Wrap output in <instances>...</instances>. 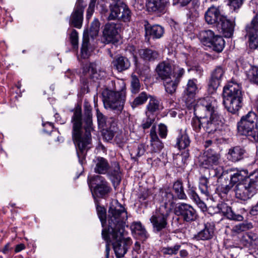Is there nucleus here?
Masks as SVG:
<instances>
[{"label":"nucleus","instance_id":"1","mask_svg":"<svg viewBox=\"0 0 258 258\" xmlns=\"http://www.w3.org/2000/svg\"><path fill=\"white\" fill-rule=\"evenodd\" d=\"M84 107L83 116L81 108L77 107L74 109L71 118L72 139L81 165L85 159L87 151L91 148V132L93 130L91 106L88 101H85Z\"/></svg>","mask_w":258,"mask_h":258},{"label":"nucleus","instance_id":"2","mask_svg":"<svg viewBox=\"0 0 258 258\" xmlns=\"http://www.w3.org/2000/svg\"><path fill=\"white\" fill-rule=\"evenodd\" d=\"M127 219V212L124 207L117 200L113 201L108 210V229H103L102 238L108 241L110 232L124 233Z\"/></svg>","mask_w":258,"mask_h":258},{"label":"nucleus","instance_id":"3","mask_svg":"<svg viewBox=\"0 0 258 258\" xmlns=\"http://www.w3.org/2000/svg\"><path fill=\"white\" fill-rule=\"evenodd\" d=\"M205 116H203V129L209 134L222 130L223 123L217 111L216 101L211 97L203 98Z\"/></svg>","mask_w":258,"mask_h":258},{"label":"nucleus","instance_id":"4","mask_svg":"<svg viewBox=\"0 0 258 258\" xmlns=\"http://www.w3.org/2000/svg\"><path fill=\"white\" fill-rule=\"evenodd\" d=\"M223 103L227 111L236 113L243 106V94L239 84L230 82L223 88Z\"/></svg>","mask_w":258,"mask_h":258},{"label":"nucleus","instance_id":"5","mask_svg":"<svg viewBox=\"0 0 258 258\" xmlns=\"http://www.w3.org/2000/svg\"><path fill=\"white\" fill-rule=\"evenodd\" d=\"M117 84L120 85V89H117L115 85L116 90L115 91L106 89L103 91L102 95L104 107L119 114L124 108L126 93L125 85L124 82L121 81L120 83H118Z\"/></svg>","mask_w":258,"mask_h":258},{"label":"nucleus","instance_id":"6","mask_svg":"<svg viewBox=\"0 0 258 258\" xmlns=\"http://www.w3.org/2000/svg\"><path fill=\"white\" fill-rule=\"evenodd\" d=\"M256 119V113L252 111L242 116L237 123L238 134L247 137L252 142H258V130L255 127Z\"/></svg>","mask_w":258,"mask_h":258},{"label":"nucleus","instance_id":"7","mask_svg":"<svg viewBox=\"0 0 258 258\" xmlns=\"http://www.w3.org/2000/svg\"><path fill=\"white\" fill-rule=\"evenodd\" d=\"M237 199L246 201L250 199L258 191V173H253L249 177L238 183L235 187Z\"/></svg>","mask_w":258,"mask_h":258},{"label":"nucleus","instance_id":"8","mask_svg":"<svg viewBox=\"0 0 258 258\" xmlns=\"http://www.w3.org/2000/svg\"><path fill=\"white\" fill-rule=\"evenodd\" d=\"M87 182L94 198H105L111 190L109 183L101 175L89 176Z\"/></svg>","mask_w":258,"mask_h":258},{"label":"nucleus","instance_id":"9","mask_svg":"<svg viewBox=\"0 0 258 258\" xmlns=\"http://www.w3.org/2000/svg\"><path fill=\"white\" fill-rule=\"evenodd\" d=\"M119 234V232L109 233V239L106 241L107 243L112 242L113 249L117 258L123 257L132 244L130 238H124V233Z\"/></svg>","mask_w":258,"mask_h":258},{"label":"nucleus","instance_id":"10","mask_svg":"<svg viewBox=\"0 0 258 258\" xmlns=\"http://www.w3.org/2000/svg\"><path fill=\"white\" fill-rule=\"evenodd\" d=\"M170 212L169 208L160 207L159 209L153 214L150 221L155 233L161 232L168 227V219Z\"/></svg>","mask_w":258,"mask_h":258},{"label":"nucleus","instance_id":"11","mask_svg":"<svg viewBox=\"0 0 258 258\" xmlns=\"http://www.w3.org/2000/svg\"><path fill=\"white\" fill-rule=\"evenodd\" d=\"M184 73V69L179 66H175L173 68V75L172 77L163 80L165 90L168 93L172 94L175 92Z\"/></svg>","mask_w":258,"mask_h":258},{"label":"nucleus","instance_id":"12","mask_svg":"<svg viewBox=\"0 0 258 258\" xmlns=\"http://www.w3.org/2000/svg\"><path fill=\"white\" fill-rule=\"evenodd\" d=\"M175 213L181 219L188 223L195 221L198 217L196 210L191 205L184 203L176 207Z\"/></svg>","mask_w":258,"mask_h":258},{"label":"nucleus","instance_id":"13","mask_svg":"<svg viewBox=\"0 0 258 258\" xmlns=\"http://www.w3.org/2000/svg\"><path fill=\"white\" fill-rule=\"evenodd\" d=\"M246 35L248 38V46L251 49L258 47V16L255 15L250 23L245 27Z\"/></svg>","mask_w":258,"mask_h":258},{"label":"nucleus","instance_id":"14","mask_svg":"<svg viewBox=\"0 0 258 258\" xmlns=\"http://www.w3.org/2000/svg\"><path fill=\"white\" fill-rule=\"evenodd\" d=\"M220 158L221 156L219 153L213 149L209 148L200 159V165L203 168L210 169L219 165Z\"/></svg>","mask_w":258,"mask_h":258},{"label":"nucleus","instance_id":"15","mask_svg":"<svg viewBox=\"0 0 258 258\" xmlns=\"http://www.w3.org/2000/svg\"><path fill=\"white\" fill-rule=\"evenodd\" d=\"M206 103L203 104V98L201 99L194 107V114L195 117L192 118L191 125L193 130L199 133L201 131L202 127L203 128V116H205Z\"/></svg>","mask_w":258,"mask_h":258},{"label":"nucleus","instance_id":"16","mask_svg":"<svg viewBox=\"0 0 258 258\" xmlns=\"http://www.w3.org/2000/svg\"><path fill=\"white\" fill-rule=\"evenodd\" d=\"M85 6L83 5V0H77L74 11L69 21L71 26L80 29L82 26L83 12Z\"/></svg>","mask_w":258,"mask_h":258},{"label":"nucleus","instance_id":"17","mask_svg":"<svg viewBox=\"0 0 258 258\" xmlns=\"http://www.w3.org/2000/svg\"><path fill=\"white\" fill-rule=\"evenodd\" d=\"M119 26L113 22L107 23L103 29V37L106 43L114 42L119 34Z\"/></svg>","mask_w":258,"mask_h":258},{"label":"nucleus","instance_id":"18","mask_svg":"<svg viewBox=\"0 0 258 258\" xmlns=\"http://www.w3.org/2000/svg\"><path fill=\"white\" fill-rule=\"evenodd\" d=\"M178 65L174 64L171 60H165L160 62L156 67V71L159 78L162 80L172 77L173 68Z\"/></svg>","mask_w":258,"mask_h":258},{"label":"nucleus","instance_id":"19","mask_svg":"<svg viewBox=\"0 0 258 258\" xmlns=\"http://www.w3.org/2000/svg\"><path fill=\"white\" fill-rule=\"evenodd\" d=\"M218 30L227 38L231 37L233 34L235 23L234 21L228 19L223 16L216 25Z\"/></svg>","mask_w":258,"mask_h":258},{"label":"nucleus","instance_id":"20","mask_svg":"<svg viewBox=\"0 0 258 258\" xmlns=\"http://www.w3.org/2000/svg\"><path fill=\"white\" fill-rule=\"evenodd\" d=\"M83 74L85 76H89L90 79L94 81L101 79L105 76L106 73L104 71L97 70L96 64L90 62L85 64L83 67Z\"/></svg>","mask_w":258,"mask_h":258},{"label":"nucleus","instance_id":"21","mask_svg":"<svg viewBox=\"0 0 258 258\" xmlns=\"http://www.w3.org/2000/svg\"><path fill=\"white\" fill-rule=\"evenodd\" d=\"M147 10L157 14L164 13L169 5V0H146Z\"/></svg>","mask_w":258,"mask_h":258},{"label":"nucleus","instance_id":"22","mask_svg":"<svg viewBox=\"0 0 258 258\" xmlns=\"http://www.w3.org/2000/svg\"><path fill=\"white\" fill-rule=\"evenodd\" d=\"M224 15L221 14L220 8L212 6L208 8L205 14V19L209 24L217 25Z\"/></svg>","mask_w":258,"mask_h":258},{"label":"nucleus","instance_id":"23","mask_svg":"<svg viewBox=\"0 0 258 258\" xmlns=\"http://www.w3.org/2000/svg\"><path fill=\"white\" fill-rule=\"evenodd\" d=\"M225 71L221 67H217L211 75V79L209 82V89L211 91L217 90L220 84L221 79L224 74Z\"/></svg>","mask_w":258,"mask_h":258},{"label":"nucleus","instance_id":"24","mask_svg":"<svg viewBox=\"0 0 258 258\" xmlns=\"http://www.w3.org/2000/svg\"><path fill=\"white\" fill-rule=\"evenodd\" d=\"M158 196L161 198L159 200L163 203L160 207L169 208L170 211H171L174 195L171 192L169 188L165 187L161 188Z\"/></svg>","mask_w":258,"mask_h":258},{"label":"nucleus","instance_id":"25","mask_svg":"<svg viewBox=\"0 0 258 258\" xmlns=\"http://www.w3.org/2000/svg\"><path fill=\"white\" fill-rule=\"evenodd\" d=\"M218 212L223 214L228 219L238 221H242L243 218L240 214H236L227 204L221 203L217 205Z\"/></svg>","mask_w":258,"mask_h":258},{"label":"nucleus","instance_id":"26","mask_svg":"<svg viewBox=\"0 0 258 258\" xmlns=\"http://www.w3.org/2000/svg\"><path fill=\"white\" fill-rule=\"evenodd\" d=\"M150 145L152 153H159L163 148V143L160 140L156 133V125H153L150 130Z\"/></svg>","mask_w":258,"mask_h":258},{"label":"nucleus","instance_id":"27","mask_svg":"<svg viewBox=\"0 0 258 258\" xmlns=\"http://www.w3.org/2000/svg\"><path fill=\"white\" fill-rule=\"evenodd\" d=\"M107 173L113 185H118L120 183L121 175L120 166L118 162H112L111 165H109V169Z\"/></svg>","mask_w":258,"mask_h":258},{"label":"nucleus","instance_id":"28","mask_svg":"<svg viewBox=\"0 0 258 258\" xmlns=\"http://www.w3.org/2000/svg\"><path fill=\"white\" fill-rule=\"evenodd\" d=\"M241 244L249 249H255L258 245V236L252 232H247L241 237Z\"/></svg>","mask_w":258,"mask_h":258},{"label":"nucleus","instance_id":"29","mask_svg":"<svg viewBox=\"0 0 258 258\" xmlns=\"http://www.w3.org/2000/svg\"><path fill=\"white\" fill-rule=\"evenodd\" d=\"M113 67L118 72H122L128 69L131 62L128 59L123 56H116L112 62Z\"/></svg>","mask_w":258,"mask_h":258},{"label":"nucleus","instance_id":"30","mask_svg":"<svg viewBox=\"0 0 258 258\" xmlns=\"http://www.w3.org/2000/svg\"><path fill=\"white\" fill-rule=\"evenodd\" d=\"M131 229L135 236L141 240H145L149 235L140 222H135L131 225Z\"/></svg>","mask_w":258,"mask_h":258},{"label":"nucleus","instance_id":"31","mask_svg":"<svg viewBox=\"0 0 258 258\" xmlns=\"http://www.w3.org/2000/svg\"><path fill=\"white\" fill-rule=\"evenodd\" d=\"M245 153L246 151L243 148L235 146L229 150L227 158L232 162H237L244 158Z\"/></svg>","mask_w":258,"mask_h":258},{"label":"nucleus","instance_id":"32","mask_svg":"<svg viewBox=\"0 0 258 258\" xmlns=\"http://www.w3.org/2000/svg\"><path fill=\"white\" fill-rule=\"evenodd\" d=\"M214 235V226L207 222L204 225V228L195 236L198 240H207L211 239Z\"/></svg>","mask_w":258,"mask_h":258},{"label":"nucleus","instance_id":"33","mask_svg":"<svg viewBox=\"0 0 258 258\" xmlns=\"http://www.w3.org/2000/svg\"><path fill=\"white\" fill-rule=\"evenodd\" d=\"M94 172L100 174H106L109 169L108 161L101 157H98L94 160Z\"/></svg>","mask_w":258,"mask_h":258},{"label":"nucleus","instance_id":"34","mask_svg":"<svg viewBox=\"0 0 258 258\" xmlns=\"http://www.w3.org/2000/svg\"><path fill=\"white\" fill-rule=\"evenodd\" d=\"M146 108L147 110L146 114L151 115L162 110L163 107L159 99L155 97L150 96V100Z\"/></svg>","mask_w":258,"mask_h":258},{"label":"nucleus","instance_id":"35","mask_svg":"<svg viewBox=\"0 0 258 258\" xmlns=\"http://www.w3.org/2000/svg\"><path fill=\"white\" fill-rule=\"evenodd\" d=\"M145 31L146 35H149L153 39H159L161 38L163 36L164 32V28L159 25L146 26Z\"/></svg>","mask_w":258,"mask_h":258},{"label":"nucleus","instance_id":"36","mask_svg":"<svg viewBox=\"0 0 258 258\" xmlns=\"http://www.w3.org/2000/svg\"><path fill=\"white\" fill-rule=\"evenodd\" d=\"M190 138L185 131H180L176 138V147L179 149H185L189 146Z\"/></svg>","mask_w":258,"mask_h":258},{"label":"nucleus","instance_id":"37","mask_svg":"<svg viewBox=\"0 0 258 258\" xmlns=\"http://www.w3.org/2000/svg\"><path fill=\"white\" fill-rule=\"evenodd\" d=\"M139 54L142 58L148 61H154L159 57L157 51L151 49H141Z\"/></svg>","mask_w":258,"mask_h":258},{"label":"nucleus","instance_id":"38","mask_svg":"<svg viewBox=\"0 0 258 258\" xmlns=\"http://www.w3.org/2000/svg\"><path fill=\"white\" fill-rule=\"evenodd\" d=\"M198 81L196 79H189L187 83L186 88L184 91L185 95L188 98L193 99L198 91L197 85Z\"/></svg>","mask_w":258,"mask_h":258},{"label":"nucleus","instance_id":"39","mask_svg":"<svg viewBox=\"0 0 258 258\" xmlns=\"http://www.w3.org/2000/svg\"><path fill=\"white\" fill-rule=\"evenodd\" d=\"M211 42V44H210L208 46L211 47L216 52H220L224 48L225 41L221 36H215Z\"/></svg>","mask_w":258,"mask_h":258},{"label":"nucleus","instance_id":"40","mask_svg":"<svg viewBox=\"0 0 258 258\" xmlns=\"http://www.w3.org/2000/svg\"><path fill=\"white\" fill-rule=\"evenodd\" d=\"M173 190L175 196L178 199L185 200L186 196L184 191L183 183L181 180H177L173 183L172 186Z\"/></svg>","mask_w":258,"mask_h":258},{"label":"nucleus","instance_id":"41","mask_svg":"<svg viewBox=\"0 0 258 258\" xmlns=\"http://www.w3.org/2000/svg\"><path fill=\"white\" fill-rule=\"evenodd\" d=\"M215 36L214 32L210 30H202L199 34V37L201 41L207 46L211 44V41Z\"/></svg>","mask_w":258,"mask_h":258},{"label":"nucleus","instance_id":"42","mask_svg":"<svg viewBox=\"0 0 258 258\" xmlns=\"http://www.w3.org/2000/svg\"><path fill=\"white\" fill-rule=\"evenodd\" d=\"M209 179L205 176H201L199 179V188L202 195L208 198L210 195V186L208 185Z\"/></svg>","mask_w":258,"mask_h":258},{"label":"nucleus","instance_id":"43","mask_svg":"<svg viewBox=\"0 0 258 258\" xmlns=\"http://www.w3.org/2000/svg\"><path fill=\"white\" fill-rule=\"evenodd\" d=\"M147 148L148 147L144 144H141L137 147H134L131 151L132 158L135 160L137 159L145 154Z\"/></svg>","mask_w":258,"mask_h":258},{"label":"nucleus","instance_id":"44","mask_svg":"<svg viewBox=\"0 0 258 258\" xmlns=\"http://www.w3.org/2000/svg\"><path fill=\"white\" fill-rule=\"evenodd\" d=\"M150 96L146 92H141L131 103V106L133 108H135L138 106L144 104Z\"/></svg>","mask_w":258,"mask_h":258},{"label":"nucleus","instance_id":"45","mask_svg":"<svg viewBox=\"0 0 258 258\" xmlns=\"http://www.w3.org/2000/svg\"><path fill=\"white\" fill-rule=\"evenodd\" d=\"M89 43L88 30L84 31L83 35V43L81 47V53L83 57L85 58L88 56V45Z\"/></svg>","mask_w":258,"mask_h":258},{"label":"nucleus","instance_id":"46","mask_svg":"<svg viewBox=\"0 0 258 258\" xmlns=\"http://www.w3.org/2000/svg\"><path fill=\"white\" fill-rule=\"evenodd\" d=\"M216 168L213 167V168H210V172L211 174H213V176L216 177L218 178H221L222 176L224 175L225 173H228V172H231L233 171L232 169H230L227 171H224L223 166H216Z\"/></svg>","mask_w":258,"mask_h":258},{"label":"nucleus","instance_id":"47","mask_svg":"<svg viewBox=\"0 0 258 258\" xmlns=\"http://www.w3.org/2000/svg\"><path fill=\"white\" fill-rule=\"evenodd\" d=\"M245 171H237L233 174L230 175V180L229 182L234 185L236 183L240 180L243 181V179L246 176Z\"/></svg>","mask_w":258,"mask_h":258},{"label":"nucleus","instance_id":"48","mask_svg":"<svg viewBox=\"0 0 258 258\" xmlns=\"http://www.w3.org/2000/svg\"><path fill=\"white\" fill-rule=\"evenodd\" d=\"M180 247L181 245L177 243L173 246L164 247L162 248L161 251L165 255H175L178 253Z\"/></svg>","mask_w":258,"mask_h":258},{"label":"nucleus","instance_id":"49","mask_svg":"<svg viewBox=\"0 0 258 258\" xmlns=\"http://www.w3.org/2000/svg\"><path fill=\"white\" fill-rule=\"evenodd\" d=\"M247 76L250 82L258 85V67H251Z\"/></svg>","mask_w":258,"mask_h":258},{"label":"nucleus","instance_id":"50","mask_svg":"<svg viewBox=\"0 0 258 258\" xmlns=\"http://www.w3.org/2000/svg\"><path fill=\"white\" fill-rule=\"evenodd\" d=\"M155 117L150 114H146V117L144 118L140 126L145 131L152 127V124L155 121Z\"/></svg>","mask_w":258,"mask_h":258},{"label":"nucleus","instance_id":"51","mask_svg":"<svg viewBox=\"0 0 258 258\" xmlns=\"http://www.w3.org/2000/svg\"><path fill=\"white\" fill-rule=\"evenodd\" d=\"M131 91L134 94L138 93L140 90L141 84L139 78L135 75H132L131 81Z\"/></svg>","mask_w":258,"mask_h":258},{"label":"nucleus","instance_id":"52","mask_svg":"<svg viewBox=\"0 0 258 258\" xmlns=\"http://www.w3.org/2000/svg\"><path fill=\"white\" fill-rule=\"evenodd\" d=\"M100 22L98 19H94L91 23V27L90 28V35L92 37L96 36L98 35L99 28Z\"/></svg>","mask_w":258,"mask_h":258},{"label":"nucleus","instance_id":"53","mask_svg":"<svg viewBox=\"0 0 258 258\" xmlns=\"http://www.w3.org/2000/svg\"><path fill=\"white\" fill-rule=\"evenodd\" d=\"M96 210L98 217L101 222L102 227H103L106 219V209L103 207L97 206Z\"/></svg>","mask_w":258,"mask_h":258},{"label":"nucleus","instance_id":"54","mask_svg":"<svg viewBox=\"0 0 258 258\" xmlns=\"http://www.w3.org/2000/svg\"><path fill=\"white\" fill-rule=\"evenodd\" d=\"M90 78L89 76H85L83 73L81 77V87L82 92L83 93H88L89 92V86H88V79Z\"/></svg>","mask_w":258,"mask_h":258},{"label":"nucleus","instance_id":"55","mask_svg":"<svg viewBox=\"0 0 258 258\" xmlns=\"http://www.w3.org/2000/svg\"><path fill=\"white\" fill-rule=\"evenodd\" d=\"M96 114L98 126L100 128H105L107 126L106 117L98 109H96Z\"/></svg>","mask_w":258,"mask_h":258},{"label":"nucleus","instance_id":"56","mask_svg":"<svg viewBox=\"0 0 258 258\" xmlns=\"http://www.w3.org/2000/svg\"><path fill=\"white\" fill-rule=\"evenodd\" d=\"M78 37L77 31L75 29H73L70 35V39L72 45L75 49L78 47Z\"/></svg>","mask_w":258,"mask_h":258},{"label":"nucleus","instance_id":"57","mask_svg":"<svg viewBox=\"0 0 258 258\" xmlns=\"http://www.w3.org/2000/svg\"><path fill=\"white\" fill-rule=\"evenodd\" d=\"M103 129V136L104 139L107 141L111 140L114 136L115 131L114 128L113 129L110 128L109 130H105V128Z\"/></svg>","mask_w":258,"mask_h":258},{"label":"nucleus","instance_id":"58","mask_svg":"<svg viewBox=\"0 0 258 258\" xmlns=\"http://www.w3.org/2000/svg\"><path fill=\"white\" fill-rule=\"evenodd\" d=\"M187 194L190 199H192L194 202L199 201V199L200 198L196 191V188L194 187H190L189 184L188 185Z\"/></svg>","mask_w":258,"mask_h":258},{"label":"nucleus","instance_id":"59","mask_svg":"<svg viewBox=\"0 0 258 258\" xmlns=\"http://www.w3.org/2000/svg\"><path fill=\"white\" fill-rule=\"evenodd\" d=\"M252 227L251 223H241L234 227V230L237 232H240L241 231H245L247 229H250Z\"/></svg>","mask_w":258,"mask_h":258},{"label":"nucleus","instance_id":"60","mask_svg":"<svg viewBox=\"0 0 258 258\" xmlns=\"http://www.w3.org/2000/svg\"><path fill=\"white\" fill-rule=\"evenodd\" d=\"M158 132L159 135L161 138H166L168 132L167 126L163 123H160L158 126Z\"/></svg>","mask_w":258,"mask_h":258},{"label":"nucleus","instance_id":"61","mask_svg":"<svg viewBox=\"0 0 258 258\" xmlns=\"http://www.w3.org/2000/svg\"><path fill=\"white\" fill-rule=\"evenodd\" d=\"M97 0H90V2L87 11V18L89 19L92 15Z\"/></svg>","mask_w":258,"mask_h":258},{"label":"nucleus","instance_id":"62","mask_svg":"<svg viewBox=\"0 0 258 258\" xmlns=\"http://www.w3.org/2000/svg\"><path fill=\"white\" fill-rule=\"evenodd\" d=\"M229 5L234 10L239 9L243 4V0H229Z\"/></svg>","mask_w":258,"mask_h":258},{"label":"nucleus","instance_id":"63","mask_svg":"<svg viewBox=\"0 0 258 258\" xmlns=\"http://www.w3.org/2000/svg\"><path fill=\"white\" fill-rule=\"evenodd\" d=\"M233 186V184L229 182L228 184L222 185L221 190L223 193L226 194L231 189Z\"/></svg>","mask_w":258,"mask_h":258},{"label":"nucleus","instance_id":"64","mask_svg":"<svg viewBox=\"0 0 258 258\" xmlns=\"http://www.w3.org/2000/svg\"><path fill=\"white\" fill-rule=\"evenodd\" d=\"M191 0H177V2H173V5H179L180 7H184L188 4Z\"/></svg>","mask_w":258,"mask_h":258}]
</instances>
